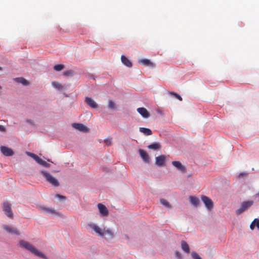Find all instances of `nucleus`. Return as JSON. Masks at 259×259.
Returning <instances> with one entry per match:
<instances>
[{
    "mask_svg": "<svg viewBox=\"0 0 259 259\" xmlns=\"http://www.w3.org/2000/svg\"><path fill=\"white\" fill-rule=\"evenodd\" d=\"M160 145L158 143H154L151 145H149L148 147L149 149L157 150L160 148Z\"/></svg>",
    "mask_w": 259,
    "mask_h": 259,
    "instance_id": "b1692460",
    "label": "nucleus"
},
{
    "mask_svg": "<svg viewBox=\"0 0 259 259\" xmlns=\"http://www.w3.org/2000/svg\"><path fill=\"white\" fill-rule=\"evenodd\" d=\"M190 203L195 207L199 205L200 203V200L198 198L194 196H190L189 197Z\"/></svg>",
    "mask_w": 259,
    "mask_h": 259,
    "instance_id": "2eb2a0df",
    "label": "nucleus"
},
{
    "mask_svg": "<svg viewBox=\"0 0 259 259\" xmlns=\"http://www.w3.org/2000/svg\"><path fill=\"white\" fill-rule=\"evenodd\" d=\"M253 203V201H246L243 202L240 207L236 210L237 215H239L244 212L245 210L250 207Z\"/></svg>",
    "mask_w": 259,
    "mask_h": 259,
    "instance_id": "20e7f679",
    "label": "nucleus"
},
{
    "mask_svg": "<svg viewBox=\"0 0 259 259\" xmlns=\"http://www.w3.org/2000/svg\"><path fill=\"white\" fill-rule=\"evenodd\" d=\"M98 208L99 209L100 213L102 217H106L108 214V210L106 207L102 203L98 204Z\"/></svg>",
    "mask_w": 259,
    "mask_h": 259,
    "instance_id": "1a4fd4ad",
    "label": "nucleus"
},
{
    "mask_svg": "<svg viewBox=\"0 0 259 259\" xmlns=\"http://www.w3.org/2000/svg\"><path fill=\"white\" fill-rule=\"evenodd\" d=\"M38 209L44 213L52 214L55 215L62 217V214L60 212L57 211L52 207H47L44 206H40L38 207Z\"/></svg>",
    "mask_w": 259,
    "mask_h": 259,
    "instance_id": "39448f33",
    "label": "nucleus"
},
{
    "mask_svg": "<svg viewBox=\"0 0 259 259\" xmlns=\"http://www.w3.org/2000/svg\"><path fill=\"white\" fill-rule=\"evenodd\" d=\"M139 62L140 63H142L146 66H153V63L148 59H142L140 60Z\"/></svg>",
    "mask_w": 259,
    "mask_h": 259,
    "instance_id": "4be33fe9",
    "label": "nucleus"
},
{
    "mask_svg": "<svg viewBox=\"0 0 259 259\" xmlns=\"http://www.w3.org/2000/svg\"><path fill=\"white\" fill-rule=\"evenodd\" d=\"M1 151L6 156H11L14 155V153L12 149L4 146H1Z\"/></svg>",
    "mask_w": 259,
    "mask_h": 259,
    "instance_id": "6e6552de",
    "label": "nucleus"
},
{
    "mask_svg": "<svg viewBox=\"0 0 259 259\" xmlns=\"http://www.w3.org/2000/svg\"><path fill=\"white\" fill-rule=\"evenodd\" d=\"M19 245L20 247H23L25 249L29 251L36 256L44 258L45 259H47V256L45 255L44 253L39 251L33 245H32L29 242L24 240H21L19 242Z\"/></svg>",
    "mask_w": 259,
    "mask_h": 259,
    "instance_id": "f257e3e1",
    "label": "nucleus"
},
{
    "mask_svg": "<svg viewBox=\"0 0 259 259\" xmlns=\"http://www.w3.org/2000/svg\"><path fill=\"white\" fill-rule=\"evenodd\" d=\"M74 72L71 70H66L63 72V75L65 76H72Z\"/></svg>",
    "mask_w": 259,
    "mask_h": 259,
    "instance_id": "c85d7f7f",
    "label": "nucleus"
},
{
    "mask_svg": "<svg viewBox=\"0 0 259 259\" xmlns=\"http://www.w3.org/2000/svg\"><path fill=\"white\" fill-rule=\"evenodd\" d=\"M172 164L176 167L179 170L185 172L186 171L185 167L182 165L181 162L178 161H174Z\"/></svg>",
    "mask_w": 259,
    "mask_h": 259,
    "instance_id": "ddd939ff",
    "label": "nucleus"
},
{
    "mask_svg": "<svg viewBox=\"0 0 259 259\" xmlns=\"http://www.w3.org/2000/svg\"><path fill=\"white\" fill-rule=\"evenodd\" d=\"M160 203L163 205L165 207H167V208H170L171 207V205H170V204L169 203V202L165 199H161L160 200Z\"/></svg>",
    "mask_w": 259,
    "mask_h": 259,
    "instance_id": "393cba45",
    "label": "nucleus"
},
{
    "mask_svg": "<svg viewBox=\"0 0 259 259\" xmlns=\"http://www.w3.org/2000/svg\"><path fill=\"white\" fill-rule=\"evenodd\" d=\"M255 227V224L253 222V221L251 223V224L250 225V228L251 230H253Z\"/></svg>",
    "mask_w": 259,
    "mask_h": 259,
    "instance_id": "4c0bfd02",
    "label": "nucleus"
},
{
    "mask_svg": "<svg viewBox=\"0 0 259 259\" xmlns=\"http://www.w3.org/2000/svg\"><path fill=\"white\" fill-rule=\"evenodd\" d=\"M181 248L184 252L186 253H189V246L185 241L183 240L181 241Z\"/></svg>",
    "mask_w": 259,
    "mask_h": 259,
    "instance_id": "6ab92c4d",
    "label": "nucleus"
},
{
    "mask_svg": "<svg viewBox=\"0 0 259 259\" xmlns=\"http://www.w3.org/2000/svg\"><path fill=\"white\" fill-rule=\"evenodd\" d=\"M253 222L255 225L257 227V228L259 229V219H255L253 220Z\"/></svg>",
    "mask_w": 259,
    "mask_h": 259,
    "instance_id": "2f4dec72",
    "label": "nucleus"
},
{
    "mask_svg": "<svg viewBox=\"0 0 259 259\" xmlns=\"http://www.w3.org/2000/svg\"><path fill=\"white\" fill-rule=\"evenodd\" d=\"M139 131L146 136H150L152 134L151 130L146 127H140Z\"/></svg>",
    "mask_w": 259,
    "mask_h": 259,
    "instance_id": "aec40b11",
    "label": "nucleus"
},
{
    "mask_svg": "<svg viewBox=\"0 0 259 259\" xmlns=\"http://www.w3.org/2000/svg\"><path fill=\"white\" fill-rule=\"evenodd\" d=\"M41 174L46 179V181L50 183L51 185L55 187H57L59 185V183L58 180L53 177L49 172L48 171L42 170Z\"/></svg>",
    "mask_w": 259,
    "mask_h": 259,
    "instance_id": "7ed1b4c3",
    "label": "nucleus"
},
{
    "mask_svg": "<svg viewBox=\"0 0 259 259\" xmlns=\"http://www.w3.org/2000/svg\"><path fill=\"white\" fill-rule=\"evenodd\" d=\"M15 80L18 83H21L25 85H27L28 84V81L23 77H17L15 79Z\"/></svg>",
    "mask_w": 259,
    "mask_h": 259,
    "instance_id": "412c9836",
    "label": "nucleus"
},
{
    "mask_svg": "<svg viewBox=\"0 0 259 259\" xmlns=\"http://www.w3.org/2000/svg\"><path fill=\"white\" fill-rule=\"evenodd\" d=\"M73 127L74 128L83 132H88V128L87 126L81 123H73L72 124Z\"/></svg>",
    "mask_w": 259,
    "mask_h": 259,
    "instance_id": "9d476101",
    "label": "nucleus"
},
{
    "mask_svg": "<svg viewBox=\"0 0 259 259\" xmlns=\"http://www.w3.org/2000/svg\"><path fill=\"white\" fill-rule=\"evenodd\" d=\"M27 154L28 155H29L31 157L33 158L35 161H36V160L38 158V156L35 154L30 153V152H27Z\"/></svg>",
    "mask_w": 259,
    "mask_h": 259,
    "instance_id": "c756f323",
    "label": "nucleus"
},
{
    "mask_svg": "<svg viewBox=\"0 0 259 259\" xmlns=\"http://www.w3.org/2000/svg\"><path fill=\"white\" fill-rule=\"evenodd\" d=\"M85 102L92 108H96L98 107L97 104L91 98L86 97Z\"/></svg>",
    "mask_w": 259,
    "mask_h": 259,
    "instance_id": "4468645a",
    "label": "nucleus"
},
{
    "mask_svg": "<svg viewBox=\"0 0 259 259\" xmlns=\"http://www.w3.org/2000/svg\"><path fill=\"white\" fill-rule=\"evenodd\" d=\"M55 197H57V198H60V199H62L63 200L65 199V196L61 195L60 194H56Z\"/></svg>",
    "mask_w": 259,
    "mask_h": 259,
    "instance_id": "72a5a7b5",
    "label": "nucleus"
},
{
    "mask_svg": "<svg viewBox=\"0 0 259 259\" xmlns=\"http://www.w3.org/2000/svg\"><path fill=\"white\" fill-rule=\"evenodd\" d=\"M65 68L63 64H57L54 66V69L57 71H60Z\"/></svg>",
    "mask_w": 259,
    "mask_h": 259,
    "instance_id": "a878e982",
    "label": "nucleus"
},
{
    "mask_svg": "<svg viewBox=\"0 0 259 259\" xmlns=\"http://www.w3.org/2000/svg\"><path fill=\"white\" fill-rule=\"evenodd\" d=\"M191 255L193 259H202L201 257L196 252H193L191 253Z\"/></svg>",
    "mask_w": 259,
    "mask_h": 259,
    "instance_id": "7c9ffc66",
    "label": "nucleus"
},
{
    "mask_svg": "<svg viewBox=\"0 0 259 259\" xmlns=\"http://www.w3.org/2000/svg\"><path fill=\"white\" fill-rule=\"evenodd\" d=\"M3 209L5 214L10 218H13V213L11 208V204L8 202H5L3 203Z\"/></svg>",
    "mask_w": 259,
    "mask_h": 259,
    "instance_id": "423d86ee",
    "label": "nucleus"
},
{
    "mask_svg": "<svg viewBox=\"0 0 259 259\" xmlns=\"http://www.w3.org/2000/svg\"><path fill=\"white\" fill-rule=\"evenodd\" d=\"M166 157L163 155H160L156 157V164L158 166H163L165 162Z\"/></svg>",
    "mask_w": 259,
    "mask_h": 259,
    "instance_id": "f8f14e48",
    "label": "nucleus"
},
{
    "mask_svg": "<svg viewBox=\"0 0 259 259\" xmlns=\"http://www.w3.org/2000/svg\"><path fill=\"white\" fill-rule=\"evenodd\" d=\"M2 70V67H0V70Z\"/></svg>",
    "mask_w": 259,
    "mask_h": 259,
    "instance_id": "ea45409f",
    "label": "nucleus"
},
{
    "mask_svg": "<svg viewBox=\"0 0 259 259\" xmlns=\"http://www.w3.org/2000/svg\"><path fill=\"white\" fill-rule=\"evenodd\" d=\"M4 228L8 232L16 235H19V232L18 230L16 229L13 228L11 227L8 226H4Z\"/></svg>",
    "mask_w": 259,
    "mask_h": 259,
    "instance_id": "f3484780",
    "label": "nucleus"
},
{
    "mask_svg": "<svg viewBox=\"0 0 259 259\" xmlns=\"http://www.w3.org/2000/svg\"><path fill=\"white\" fill-rule=\"evenodd\" d=\"M139 152L143 160L146 162H148L149 161V158L147 152L142 149H140Z\"/></svg>",
    "mask_w": 259,
    "mask_h": 259,
    "instance_id": "dca6fc26",
    "label": "nucleus"
},
{
    "mask_svg": "<svg viewBox=\"0 0 259 259\" xmlns=\"http://www.w3.org/2000/svg\"><path fill=\"white\" fill-rule=\"evenodd\" d=\"M256 196L258 197V201H259V192L256 194Z\"/></svg>",
    "mask_w": 259,
    "mask_h": 259,
    "instance_id": "58836bf2",
    "label": "nucleus"
},
{
    "mask_svg": "<svg viewBox=\"0 0 259 259\" xmlns=\"http://www.w3.org/2000/svg\"><path fill=\"white\" fill-rule=\"evenodd\" d=\"M108 106L110 108L112 109L113 108V102L112 100H109L108 103Z\"/></svg>",
    "mask_w": 259,
    "mask_h": 259,
    "instance_id": "473e14b6",
    "label": "nucleus"
},
{
    "mask_svg": "<svg viewBox=\"0 0 259 259\" xmlns=\"http://www.w3.org/2000/svg\"><path fill=\"white\" fill-rule=\"evenodd\" d=\"M169 95H174L176 98H177L180 101H182V98L181 97L180 95L174 92H171L169 93Z\"/></svg>",
    "mask_w": 259,
    "mask_h": 259,
    "instance_id": "cd10ccee",
    "label": "nucleus"
},
{
    "mask_svg": "<svg viewBox=\"0 0 259 259\" xmlns=\"http://www.w3.org/2000/svg\"><path fill=\"white\" fill-rule=\"evenodd\" d=\"M137 111L144 118H148L150 117V113L148 112L147 110L143 107L138 108Z\"/></svg>",
    "mask_w": 259,
    "mask_h": 259,
    "instance_id": "9b49d317",
    "label": "nucleus"
},
{
    "mask_svg": "<svg viewBox=\"0 0 259 259\" xmlns=\"http://www.w3.org/2000/svg\"><path fill=\"white\" fill-rule=\"evenodd\" d=\"M52 84L54 87L58 89L59 90H62L63 89V87L62 85L58 82H53Z\"/></svg>",
    "mask_w": 259,
    "mask_h": 259,
    "instance_id": "bb28decb",
    "label": "nucleus"
},
{
    "mask_svg": "<svg viewBox=\"0 0 259 259\" xmlns=\"http://www.w3.org/2000/svg\"><path fill=\"white\" fill-rule=\"evenodd\" d=\"M6 131V128L4 126L0 125V132H5Z\"/></svg>",
    "mask_w": 259,
    "mask_h": 259,
    "instance_id": "e433bc0d",
    "label": "nucleus"
},
{
    "mask_svg": "<svg viewBox=\"0 0 259 259\" xmlns=\"http://www.w3.org/2000/svg\"><path fill=\"white\" fill-rule=\"evenodd\" d=\"M105 142L107 145H110L111 144V139H106L105 140Z\"/></svg>",
    "mask_w": 259,
    "mask_h": 259,
    "instance_id": "c9c22d12",
    "label": "nucleus"
},
{
    "mask_svg": "<svg viewBox=\"0 0 259 259\" xmlns=\"http://www.w3.org/2000/svg\"><path fill=\"white\" fill-rule=\"evenodd\" d=\"M37 163H38L39 164H40V165L45 166V167H48L50 166V164L48 163L47 162H46L45 161L43 160L42 159H41L40 158H39L38 157V159L36 160V161Z\"/></svg>",
    "mask_w": 259,
    "mask_h": 259,
    "instance_id": "5701e85b",
    "label": "nucleus"
},
{
    "mask_svg": "<svg viewBox=\"0 0 259 259\" xmlns=\"http://www.w3.org/2000/svg\"><path fill=\"white\" fill-rule=\"evenodd\" d=\"M89 226L90 228L92 229L98 235L104 237L105 239H109L112 237V233L109 230H103V231L97 225L94 224H90Z\"/></svg>",
    "mask_w": 259,
    "mask_h": 259,
    "instance_id": "f03ea898",
    "label": "nucleus"
},
{
    "mask_svg": "<svg viewBox=\"0 0 259 259\" xmlns=\"http://www.w3.org/2000/svg\"><path fill=\"white\" fill-rule=\"evenodd\" d=\"M121 60L122 63L128 67H131L132 66V63L130 60L126 58L125 56L122 55L121 57Z\"/></svg>",
    "mask_w": 259,
    "mask_h": 259,
    "instance_id": "a211bd4d",
    "label": "nucleus"
},
{
    "mask_svg": "<svg viewBox=\"0 0 259 259\" xmlns=\"http://www.w3.org/2000/svg\"><path fill=\"white\" fill-rule=\"evenodd\" d=\"M175 254L177 257L179 258H181V254L180 252L176 251L175 252Z\"/></svg>",
    "mask_w": 259,
    "mask_h": 259,
    "instance_id": "f704fd0d",
    "label": "nucleus"
},
{
    "mask_svg": "<svg viewBox=\"0 0 259 259\" xmlns=\"http://www.w3.org/2000/svg\"><path fill=\"white\" fill-rule=\"evenodd\" d=\"M201 198L208 209L210 210L213 208L212 201L208 197L202 195Z\"/></svg>",
    "mask_w": 259,
    "mask_h": 259,
    "instance_id": "0eeeda50",
    "label": "nucleus"
}]
</instances>
